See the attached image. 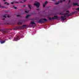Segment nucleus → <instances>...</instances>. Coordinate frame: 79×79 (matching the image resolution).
I'll list each match as a JSON object with an SVG mask.
<instances>
[{
	"label": "nucleus",
	"mask_w": 79,
	"mask_h": 79,
	"mask_svg": "<svg viewBox=\"0 0 79 79\" xmlns=\"http://www.w3.org/2000/svg\"><path fill=\"white\" fill-rule=\"evenodd\" d=\"M5 32H6V31H5Z\"/></svg>",
	"instance_id": "obj_37"
},
{
	"label": "nucleus",
	"mask_w": 79,
	"mask_h": 79,
	"mask_svg": "<svg viewBox=\"0 0 79 79\" xmlns=\"http://www.w3.org/2000/svg\"><path fill=\"white\" fill-rule=\"evenodd\" d=\"M18 24H19V25H21L22 24V23H21L20 22H19L18 23Z\"/></svg>",
	"instance_id": "obj_13"
},
{
	"label": "nucleus",
	"mask_w": 79,
	"mask_h": 79,
	"mask_svg": "<svg viewBox=\"0 0 79 79\" xmlns=\"http://www.w3.org/2000/svg\"><path fill=\"white\" fill-rule=\"evenodd\" d=\"M35 2H37V1H35Z\"/></svg>",
	"instance_id": "obj_38"
},
{
	"label": "nucleus",
	"mask_w": 79,
	"mask_h": 79,
	"mask_svg": "<svg viewBox=\"0 0 79 79\" xmlns=\"http://www.w3.org/2000/svg\"><path fill=\"white\" fill-rule=\"evenodd\" d=\"M29 16H30V15H28L26 16V18H29Z\"/></svg>",
	"instance_id": "obj_15"
},
{
	"label": "nucleus",
	"mask_w": 79,
	"mask_h": 79,
	"mask_svg": "<svg viewBox=\"0 0 79 79\" xmlns=\"http://www.w3.org/2000/svg\"><path fill=\"white\" fill-rule=\"evenodd\" d=\"M46 21H47V19H40L38 21V23L41 24V23H45V22H46Z\"/></svg>",
	"instance_id": "obj_2"
},
{
	"label": "nucleus",
	"mask_w": 79,
	"mask_h": 79,
	"mask_svg": "<svg viewBox=\"0 0 79 79\" xmlns=\"http://www.w3.org/2000/svg\"><path fill=\"white\" fill-rule=\"evenodd\" d=\"M31 24H32V25H34V24L35 26H36V24H35V23H34V21H33V22L31 21Z\"/></svg>",
	"instance_id": "obj_9"
},
{
	"label": "nucleus",
	"mask_w": 79,
	"mask_h": 79,
	"mask_svg": "<svg viewBox=\"0 0 79 79\" xmlns=\"http://www.w3.org/2000/svg\"><path fill=\"white\" fill-rule=\"evenodd\" d=\"M64 13H63V12H61V13H59V15H64Z\"/></svg>",
	"instance_id": "obj_12"
},
{
	"label": "nucleus",
	"mask_w": 79,
	"mask_h": 79,
	"mask_svg": "<svg viewBox=\"0 0 79 79\" xmlns=\"http://www.w3.org/2000/svg\"><path fill=\"white\" fill-rule=\"evenodd\" d=\"M2 20H5V19L3 18V19H2Z\"/></svg>",
	"instance_id": "obj_32"
},
{
	"label": "nucleus",
	"mask_w": 79,
	"mask_h": 79,
	"mask_svg": "<svg viewBox=\"0 0 79 79\" xmlns=\"http://www.w3.org/2000/svg\"><path fill=\"white\" fill-rule=\"evenodd\" d=\"M69 13H66L64 14V16H61L60 17L61 19V20H62V21H64L66 19V18H66V16H67V17H69V16H72L73 15H74L75 13H76V14H77V11H74L72 12L69 15H68V14Z\"/></svg>",
	"instance_id": "obj_1"
},
{
	"label": "nucleus",
	"mask_w": 79,
	"mask_h": 79,
	"mask_svg": "<svg viewBox=\"0 0 79 79\" xmlns=\"http://www.w3.org/2000/svg\"><path fill=\"white\" fill-rule=\"evenodd\" d=\"M28 7L29 9L30 10H32V8H31L32 7V5L29 4L28 5Z\"/></svg>",
	"instance_id": "obj_8"
},
{
	"label": "nucleus",
	"mask_w": 79,
	"mask_h": 79,
	"mask_svg": "<svg viewBox=\"0 0 79 79\" xmlns=\"http://www.w3.org/2000/svg\"><path fill=\"white\" fill-rule=\"evenodd\" d=\"M37 10L38 11H39V9H37Z\"/></svg>",
	"instance_id": "obj_33"
},
{
	"label": "nucleus",
	"mask_w": 79,
	"mask_h": 79,
	"mask_svg": "<svg viewBox=\"0 0 79 79\" xmlns=\"http://www.w3.org/2000/svg\"><path fill=\"white\" fill-rule=\"evenodd\" d=\"M4 4H5V5H9V3H7V2H5L4 3Z\"/></svg>",
	"instance_id": "obj_14"
},
{
	"label": "nucleus",
	"mask_w": 79,
	"mask_h": 79,
	"mask_svg": "<svg viewBox=\"0 0 79 79\" xmlns=\"http://www.w3.org/2000/svg\"><path fill=\"white\" fill-rule=\"evenodd\" d=\"M46 5V4H43V7H45V6Z\"/></svg>",
	"instance_id": "obj_17"
},
{
	"label": "nucleus",
	"mask_w": 79,
	"mask_h": 79,
	"mask_svg": "<svg viewBox=\"0 0 79 79\" xmlns=\"http://www.w3.org/2000/svg\"><path fill=\"white\" fill-rule=\"evenodd\" d=\"M6 40H8L6 39V40H5L4 41L1 40L0 41L1 44H4V43H5V41H6Z\"/></svg>",
	"instance_id": "obj_6"
},
{
	"label": "nucleus",
	"mask_w": 79,
	"mask_h": 79,
	"mask_svg": "<svg viewBox=\"0 0 79 79\" xmlns=\"http://www.w3.org/2000/svg\"><path fill=\"white\" fill-rule=\"evenodd\" d=\"M47 3H48V2H47V1H46L45 2V4L46 5H47Z\"/></svg>",
	"instance_id": "obj_18"
},
{
	"label": "nucleus",
	"mask_w": 79,
	"mask_h": 79,
	"mask_svg": "<svg viewBox=\"0 0 79 79\" xmlns=\"http://www.w3.org/2000/svg\"><path fill=\"white\" fill-rule=\"evenodd\" d=\"M14 30H16V29L15 28L14 29Z\"/></svg>",
	"instance_id": "obj_34"
},
{
	"label": "nucleus",
	"mask_w": 79,
	"mask_h": 79,
	"mask_svg": "<svg viewBox=\"0 0 79 79\" xmlns=\"http://www.w3.org/2000/svg\"><path fill=\"white\" fill-rule=\"evenodd\" d=\"M23 2H26V0H24V1H23Z\"/></svg>",
	"instance_id": "obj_31"
},
{
	"label": "nucleus",
	"mask_w": 79,
	"mask_h": 79,
	"mask_svg": "<svg viewBox=\"0 0 79 79\" xmlns=\"http://www.w3.org/2000/svg\"><path fill=\"white\" fill-rule=\"evenodd\" d=\"M19 16H20L19 15H17V17H19Z\"/></svg>",
	"instance_id": "obj_27"
},
{
	"label": "nucleus",
	"mask_w": 79,
	"mask_h": 79,
	"mask_svg": "<svg viewBox=\"0 0 79 79\" xmlns=\"http://www.w3.org/2000/svg\"><path fill=\"white\" fill-rule=\"evenodd\" d=\"M7 18H10V16L9 15H7Z\"/></svg>",
	"instance_id": "obj_29"
},
{
	"label": "nucleus",
	"mask_w": 79,
	"mask_h": 79,
	"mask_svg": "<svg viewBox=\"0 0 79 79\" xmlns=\"http://www.w3.org/2000/svg\"><path fill=\"white\" fill-rule=\"evenodd\" d=\"M15 2V3H18V2Z\"/></svg>",
	"instance_id": "obj_28"
},
{
	"label": "nucleus",
	"mask_w": 79,
	"mask_h": 79,
	"mask_svg": "<svg viewBox=\"0 0 79 79\" xmlns=\"http://www.w3.org/2000/svg\"><path fill=\"white\" fill-rule=\"evenodd\" d=\"M59 3H60V2L59 1H58V2L56 3L55 4H56V5H58V4H59Z\"/></svg>",
	"instance_id": "obj_16"
},
{
	"label": "nucleus",
	"mask_w": 79,
	"mask_h": 79,
	"mask_svg": "<svg viewBox=\"0 0 79 79\" xmlns=\"http://www.w3.org/2000/svg\"><path fill=\"white\" fill-rule=\"evenodd\" d=\"M76 10H79V7L78 8H77V9H76Z\"/></svg>",
	"instance_id": "obj_22"
},
{
	"label": "nucleus",
	"mask_w": 79,
	"mask_h": 79,
	"mask_svg": "<svg viewBox=\"0 0 79 79\" xmlns=\"http://www.w3.org/2000/svg\"><path fill=\"white\" fill-rule=\"evenodd\" d=\"M11 4H14V2H11Z\"/></svg>",
	"instance_id": "obj_30"
},
{
	"label": "nucleus",
	"mask_w": 79,
	"mask_h": 79,
	"mask_svg": "<svg viewBox=\"0 0 79 79\" xmlns=\"http://www.w3.org/2000/svg\"><path fill=\"white\" fill-rule=\"evenodd\" d=\"M5 0H3V1H5Z\"/></svg>",
	"instance_id": "obj_36"
},
{
	"label": "nucleus",
	"mask_w": 79,
	"mask_h": 79,
	"mask_svg": "<svg viewBox=\"0 0 79 79\" xmlns=\"http://www.w3.org/2000/svg\"><path fill=\"white\" fill-rule=\"evenodd\" d=\"M34 5L35 6H36L37 8H39V6H40V3L38 2L36 3H34Z\"/></svg>",
	"instance_id": "obj_5"
},
{
	"label": "nucleus",
	"mask_w": 79,
	"mask_h": 79,
	"mask_svg": "<svg viewBox=\"0 0 79 79\" xmlns=\"http://www.w3.org/2000/svg\"><path fill=\"white\" fill-rule=\"evenodd\" d=\"M3 17H4V18H6V15H3Z\"/></svg>",
	"instance_id": "obj_19"
},
{
	"label": "nucleus",
	"mask_w": 79,
	"mask_h": 79,
	"mask_svg": "<svg viewBox=\"0 0 79 79\" xmlns=\"http://www.w3.org/2000/svg\"><path fill=\"white\" fill-rule=\"evenodd\" d=\"M63 2H64V1H65V0H63Z\"/></svg>",
	"instance_id": "obj_35"
},
{
	"label": "nucleus",
	"mask_w": 79,
	"mask_h": 79,
	"mask_svg": "<svg viewBox=\"0 0 79 79\" xmlns=\"http://www.w3.org/2000/svg\"><path fill=\"white\" fill-rule=\"evenodd\" d=\"M73 6H78V5H79V4H78V3H73Z\"/></svg>",
	"instance_id": "obj_10"
},
{
	"label": "nucleus",
	"mask_w": 79,
	"mask_h": 79,
	"mask_svg": "<svg viewBox=\"0 0 79 79\" xmlns=\"http://www.w3.org/2000/svg\"><path fill=\"white\" fill-rule=\"evenodd\" d=\"M19 36H17V38H15L14 39V40L15 41H17V40H19Z\"/></svg>",
	"instance_id": "obj_7"
},
{
	"label": "nucleus",
	"mask_w": 79,
	"mask_h": 79,
	"mask_svg": "<svg viewBox=\"0 0 79 79\" xmlns=\"http://www.w3.org/2000/svg\"><path fill=\"white\" fill-rule=\"evenodd\" d=\"M66 12H68V13H69V10H67L66 11Z\"/></svg>",
	"instance_id": "obj_23"
},
{
	"label": "nucleus",
	"mask_w": 79,
	"mask_h": 79,
	"mask_svg": "<svg viewBox=\"0 0 79 79\" xmlns=\"http://www.w3.org/2000/svg\"><path fill=\"white\" fill-rule=\"evenodd\" d=\"M70 2H71V0H69V3H68V4H69V3H70Z\"/></svg>",
	"instance_id": "obj_25"
},
{
	"label": "nucleus",
	"mask_w": 79,
	"mask_h": 79,
	"mask_svg": "<svg viewBox=\"0 0 79 79\" xmlns=\"http://www.w3.org/2000/svg\"><path fill=\"white\" fill-rule=\"evenodd\" d=\"M0 7H1L2 8H4V6H1L0 5Z\"/></svg>",
	"instance_id": "obj_24"
},
{
	"label": "nucleus",
	"mask_w": 79,
	"mask_h": 79,
	"mask_svg": "<svg viewBox=\"0 0 79 79\" xmlns=\"http://www.w3.org/2000/svg\"><path fill=\"white\" fill-rule=\"evenodd\" d=\"M60 3H63V1L61 0L60 1Z\"/></svg>",
	"instance_id": "obj_21"
},
{
	"label": "nucleus",
	"mask_w": 79,
	"mask_h": 79,
	"mask_svg": "<svg viewBox=\"0 0 79 79\" xmlns=\"http://www.w3.org/2000/svg\"><path fill=\"white\" fill-rule=\"evenodd\" d=\"M22 6H23V7H25V6H26V5H23Z\"/></svg>",
	"instance_id": "obj_26"
},
{
	"label": "nucleus",
	"mask_w": 79,
	"mask_h": 79,
	"mask_svg": "<svg viewBox=\"0 0 79 79\" xmlns=\"http://www.w3.org/2000/svg\"><path fill=\"white\" fill-rule=\"evenodd\" d=\"M48 19L49 20H52V19L53 20L54 19H59V18L57 16H54V17H52V18L49 17Z\"/></svg>",
	"instance_id": "obj_4"
},
{
	"label": "nucleus",
	"mask_w": 79,
	"mask_h": 79,
	"mask_svg": "<svg viewBox=\"0 0 79 79\" xmlns=\"http://www.w3.org/2000/svg\"><path fill=\"white\" fill-rule=\"evenodd\" d=\"M13 7H14V8L15 9H17V7H15L14 6H13Z\"/></svg>",
	"instance_id": "obj_20"
},
{
	"label": "nucleus",
	"mask_w": 79,
	"mask_h": 79,
	"mask_svg": "<svg viewBox=\"0 0 79 79\" xmlns=\"http://www.w3.org/2000/svg\"><path fill=\"white\" fill-rule=\"evenodd\" d=\"M78 6H79V5H78Z\"/></svg>",
	"instance_id": "obj_39"
},
{
	"label": "nucleus",
	"mask_w": 79,
	"mask_h": 79,
	"mask_svg": "<svg viewBox=\"0 0 79 79\" xmlns=\"http://www.w3.org/2000/svg\"><path fill=\"white\" fill-rule=\"evenodd\" d=\"M27 27V25H24L22 27H16V28L18 29H23L24 27Z\"/></svg>",
	"instance_id": "obj_3"
},
{
	"label": "nucleus",
	"mask_w": 79,
	"mask_h": 79,
	"mask_svg": "<svg viewBox=\"0 0 79 79\" xmlns=\"http://www.w3.org/2000/svg\"><path fill=\"white\" fill-rule=\"evenodd\" d=\"M30 11V10H28L27 11V10H25V12L26 13H28Z\"/></svg>",
	"instance_id": "obj_11"
}]
</instances>
